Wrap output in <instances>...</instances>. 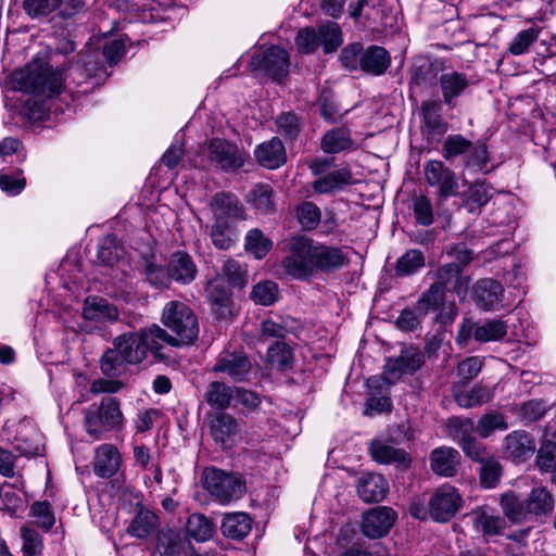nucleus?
I'll use <instances>...</instances> for the list:
<instances>
[{"mask_svg":"<svg viewBox=\"0 0 556 556\" xmlns=\"http://www.w3.org/2000/svg\"><path fill=\"white\" fill-rule=\"evenodd\" d=\"M9 83L13 90L30 93L24 104V114L30 119H42L49 112L48 100L59 96L64 77L43 60H34L23 68L14 71Z\"/></svg>","mask_w":556,"mask_h":556,"instance_id":"1","label":"nucleus"},{"mask_svg":"<svg viewBox=\"0 0 556 556\" xmlns=\"http://www.w3.org/2000/svg\"><path fill=\"white\" fill-rule=\"evenodd\" d=\"M348 262L341 248L316 242L306 236H295L290 241L289 254L282 266L288 275L305 280L317 271L331 274L340 270Z\"/></svg>","mask_w":556,"mask_h":556,"instance_id":"2","label":"nucleus"},{"mask_svg":"<svg viewBox=\"0 0 556 556\" xmlns=\"http://www.w3.org/2000/svg\"><path fill=\"white\" fill-rule=\"evenodd\" d=\"M114 341L115 346L121 349L130 365L142 363L149 354L155 359H166L168 357L164 353L166 343H176L173 336L156 324L137 331L122 333Z\"/></svg>","mask_w":556,"mask_h":556,"instance_id":"3","label":"nucleus"},{"mask_svg":"<svg viewBox=\"0 0 556 556\" xmlns=\"http://www.w3.org/2000/svg\"><path fill=\"white\" fill-rule=\"evenodd\" d=\"M123 426L124 415L116 397L104 396L99 404H91L84 410V428L94 440H101L105 433Z\"/></svg>","mask_w":556,"mask_h":556,"instance_id":"4","label":"nucleus"},{"mask_svg":"<svg viewBox=\"0 0 556 556\" xmlns=\"http://www.w3.org/2000/svg\"><path fill=\"white\" fill-rule=\"evenodd\" d=\"M163 324L177 337L176 343H166V346H181L192 344L198 338L199 324L192 309L180 301L168 302L162 313Z\"/></svg>","mask_w":556,"mask_h":556,"instance_id":"5","label":"nucleus"},{"mask_svg":"<svg viewBox=\"0 0 556 556\" xmlns=\"http://www.w3.org/2000/svg\"><path fill=\"white\" fill-rule=\"evenodd\" d=\"M203 488L220 504L239 500L245 492V482L237 473L208 467L202 473Z\"/></svg>","mask_w":556,"mask_h":556,"instance_id":"6","label":"nucleus"},{"mask_svg":"<svg viewBox=\"0 0 556 556\" xmlns=\"http://www.w3.org/2000/svg\"><path fill=\"white\" fill-rule=\"evenodd\" d=\"M342 34L340 27L334 22H327L318 25L317 30L314 28H303L299 30L295 43L301 53H311L319 46L323 47L325 53H330L338 49L342 43Z\"/></svg>","mask_w":556,"mask_h":556,"instance_id":"7","label":"nucleus"},{"mask_svg":"<svg viewBox=\"0 0 556 556\" xmlns=\"http://www.w3.org/2000/svg\"><path fill=\"white\" fill-rule=\"evenodd\" d=\"M424 177L427 185L434 188V193L440 201L458 194L457 175L443 161H427L424 165Z\"/></svg>","mask_w":556,"mask_h":556,"instance_id":"8","label":"nucleus"},{"mask_svg":"<svg viewBox=\"0 0 556 556\" xmlns=\"http://www.w3.org/2000/svg\"><path fill=\"white\" fill-rule=\"evenodd\" d=\"M462 496L451 484H442L429 500V514L438 522L448 521L462 507Z\"/></svg>","mask_w":556,"mask_h":556,"instance_id":"9","label":"nucleus"},{"mask_svg":"<svg viewBox=\"0 0 556 556\" xmlns=\"http://www.w3.org/2000/svg\"><path fill=\"white\" fill-rule=\"evenodd\" d=\"M207 159L210 163L225 172H233L244 164L238 147L227 140L215 138L208 142Z\"/></svg>","mask_w":556,"mask_h":556,"instance_id":"10","label":"nucleus"},{"mask_svg":"<svg viewBox=\"0 0 556 556\" xmlns=\"http://www.w3.org/2000/svg\"><path fill=\"white\" fill-rule=\"evenodd\" d=\"M155 552L160 556H194V547L188 535L177 529H161L155 538Z\"/></svg>","mask_w":556,"mask_h":556,"instance_id":"11","label":"nucleus"},{"mask_svg":"<svg viewBox=\"0 0 556 556\" xmlns=\"http://www.w3.org/2000/svg\"><path fill=\"white\" fill-rule=\"evenodd\" d=\"M251 367L252 364L243 352L224 350L217 355L211 371L226 375L231 380L240 382L245 380Z\"/></svg>","mask_w":556,"mask_h":556,"instance_id":"12","label":"nucleus"},{"mask_svg":"<svg viewBox=\"0 0 556 556\" xmlns=\"http://www.w3.org/2000/svg\"><path fill=\"white\" fill-rule=\"evenodd\" d=\"M396 444L378 435L369 443V453L372 459L383 465H394L405 470L412 464V456L403 448L395 447Z\"/></svg>","mask_w":556,"mask_h":556,"instance_id":"13","label":"nucleus"},{"mask_svg":"<svg viewBox=\"0 0 556 556\" xmlns=\"http://www.w3.org/2000/svg\"><path fill=\"white\" fill-rule=\"evenodd\" d=\"M213 440L224 448L231 447L240 435L239 421L230 414L219 412L212 416L210 421Z\"/></svg>","mask_w":556,"mask_h":556,"instance_id":"14","label":"nucleus"},{"mask_svg":"<svg viewBox=\"0 0 556 556\" xmlns=\"http://www.w3.org/2000/svg\"><path fill=\"white\" fill-rule=\"evenodd\" d=\"M395 518L394 510L389 507L372 508L363 516L362 531L370 539L384 536L392 528Z\"/></svg>","mask_w":556,"mask_h":556,"instance_id":"15","label":"nucleus"},{"mask_svg":"<svg viewBox=\"0 0 556 556\" xmlns=\"http://www.w3.org/2000/svg\"><path fill=\"white\" fill-rule=\"evenodd\" d=\"M214 220L229 224L236 219H244L245 212L239 199L232 193L218 192L210 203Z\"/></svg>","mask_w":556,"mask_h":556,"instance_id":"16","label":"nucleus"},{"mask_svg":"<svg viewBox=\"0 0 556 556\" xmlns=\"http://www.w3.org/2000/svg\"><path fill=\"white\" fill-rule=\"evenodd\" d=\"M205 295L216 318L227 319L232 316L231 293L219 277L207 282Z\"/></svg>","mask_w":556,"mask_h":556,"instance_id":"17","label":"nucleus"},{"mask_svg":"<svg viewBox=\"0 0 556 556\" xmlns=\"http://www.w3.org/2000/svg\"><path fill=\"white\" fill-rule=\"evenodd\" d=\"M536 448L533 438L523 430H516L504 438V455L514 463H523L530 458Z\"/></svg>","mask_w":556,"mask_h":556,"instance_id":"18","label":"nucleus"},{"mask_svg":"<svg viewBox=\"0 0 556 556\" xmlns=\"http://www.w3.org/2000/svg\"><path fill=\"white\" fill-rule=\"evenodd\" d=\"M444 71V62L440 59L418 58L412 66L410 85L421 90L439 83V74Z\"/></svg>","mask_w":556,"mask_h":556,"instance_id":"19","label":"nucleus"},{"mask_svg":"<svg viewBox=\"0 0 556 556\" xmlns=\"http://www.w3.org/2000/svg\"><path fill=\"white\" fill-rule=\"evenodd\" d=\"M253 63L273 79L280 80L288 74L289 55L286 50L271 46L262 56H254Z\"/></svg>","mask_w":556,"mask_h":556,"instance_id":"20","label":"nucleus"},{"mask_svg":"<svg viewBox=\"0 0 556 556\" xmlns=\"http://www.w3.org/2000/svg\"><path fill=\"white\" fill-rule=\"evenodd\" d=\"M469 86L470 80L465 73L457 71L442 72L439 77L441 101L448 108H454L456 99L465 94Z\"/></svg>","mask_w":556,"mask_h":556,"instance_id":"21","label":"nucleus"},{"mask_svg":"<svg viewBox=\"0 0 556 556\" xmlns=\"http://www.w3.org/2000/svg\"><path fill=\"white\" fill-rule=\"evenodd\" d=\"M460 454L451 446H440L429 455L430 468L433 473L441 477H454L460 466Z\"/></svg>","mask_w":556,"mask_h":556,"instance_id":"22","label":"nucleus"},{"mask_svg":"<svg viewBox=\"0 0 556 556\" xmlns=\"http://www.w3.org/2000/svg\"><path fill=\"white\" fill-rule=\"evenodd\" d=\"M254 155L262 166L269 169H276L287 162L286 149L277 137L258 144Z\"/></svg>","mask_w":556,"mask_h":556,"instance_id":"23","label":"nucleus"},{"mask_svg":"<svg viewBox=\"0 0 556 556\" xmlns=\"http://www.w3.org/2000/svg\"><path fill=\"white\" fill-rule=\"evenodd\" d=\"M353 175L349 167L331 170L312 182L313 190L318 194H330L352 184Z\"/></svg>","mask_w":556,"mask_h":556,"instance_id":"24","label":"nucleus"},{"mask_svg":"<svg viewBox=\"0 0 556 556\" xmlns=\"http://www.w3.org/2000/svg\"><path fill=\"white\" fill-rule=\"evenodd\" d=\"M442 103L441 100H426L420 105L422 124L432 136H442L448 129V124L442 116Z\"/></svg>","mask_w":556,"mask_h":556,"instance_id":"25","label":"nucleus"},{"mask_svg":"<svg viewBox=\"0 0 556 556\" xmlns=\"http://www.w3.org/2000/svg\"><path fill=\"white\" fill-rule=\"evenodd\" d=\"M167 265L172 280L188 285L195 279L198 268L188 253L181 251L173 253Z\"/></svg>","mask_w":556,"mask_h":556,"instance_id":"26","label":"nucleus"},{"mask_svg":"<svg viewBox=\"0 0 556 556\" xmlns=\"http://www.w3.org/2000/svg\"><path fill=\"white\" fill-rule=\"evenodd\" d=\"M359 497L366 502H380L388 493V482L379 473H364L357 483Z\"/></svg>","mask_w":556,"mask_h":556,"instance_id":"27","label":"nucleus"},{"mask_svg":"<svg viewBox=\"0 0 556 556\" xmlns=\"http://www.w3.org/2000/svg\"><path fill=\"white\" fill-rule=\"evenodd\" d=\"M118 450L112 444H102L96 451L94 472L101 478H111L121 466Z\"/></svg>","mask_w":556,"mask_h":556,"instance_id":"28","label":"nucleus"},{"mask_svg":"<svg viewBox=\"0 0 556 556\" xmlns=\"http://www.w3.org/2000/svg\"><path fill=\"white\" fill-rule=\"evenodd\" d=\"M500 505L504 516L513 523L520 525L531 521L530 514L527 508V500L521 498L515 492H506L502 494Z\"/></svg>","mask_w":556,"mask_h":556,"instance_id":"29","label":"nucleus"},{"mask_svg":"<svg viewBox=\"0 0 556 556\" xmlns=\"http://www.w3.org/2000/svg\"><path fill=\"white\" fill-rule=\"evenodd\" d=\"M85 319L96 321H115L118 319L117 308L103 298H87L83 306Z\"/></svg>","mask_w":556,"mask_h":556,"instance_id":"30","label":"nucleus"},{"mask_svg":"<svg viewBox=\"0 0 556 556\" xmlns=\"http://www.w3.org/2000/svg\"><path fill=\"white\" fill-rule=\"evenodd\" d=\"M459 159H462L464 170L471 173L486 172L490 162L486 143L481 140L470 141V148H467Z\"/></svg>","mask_w":556,"mask_h":556,"instance_id":"31","label":"nucleus"},{"mask_svg":"<svg viewBox=\"0 0 556 556\" xmlns=\"http://www.w3.org/2000/svg\"><path fill=\"white\" fill-rule=\"evenodd\" d=\"M526 500L531 520L551 514L554 509L553 495L544 486L533 488Z\"/></svg>","mask_w":556,"mask_h":556,"instance_id":"32","label":"nucleus"},{"mask_svg":"<svg viewBox=\"0 0 556 556\" xmlns=\"http://www.w3.org/2000/svg\"><path fill=\"white\" fill-rule=\"evenodd\" d=\"M354 141L348 128L338 127L327 131L320 141L321 150L327 154H337L353 149Z\"/></svg>","mask_w":556,"mask_h":556,"instance_id":"33","label":"nucleus"},{"mask_svg":"<svg viewBox=\"0 0 556 556\" xmlns=\"http://www.w3.org/2000/svg\"><path fill=\"white\" fill-rule=\"evenodd\" d=\"M390 63V55L384 48L370 46L363 53L361 68L368 74L379 76L387 71Z\"/></svg>","mask_w":556,"mask_h":556,"instance_id":"34","label":"nucleus"},{"mask_svg":"<svg viewBox=\"0 0 556 556\" xmlns=\"http://www.w3.org/2000/svg\"><path fill=\"white\" fill-rule=\"evenodd\" d=\"M503 287L493 279H481L475 286V294L478 305L483 309H490L501 302Z\"/></svg>","mask_w":556,"mask_h":556,"instance_id":"35","label":"nucleus"},{"mask_svg":"<svg viewBox=\"0 0 556 556\" xmlns=\"http://www.w3.org/2000/svg\"><path fill=\"white\" fill-rule=\"evenodd\" d=\"M251 528L252 520L244 513H230L225 515L220 527L225 536L235 540H241L247 536Z\"/></svg>","mask_w":556,"mask_h":556,"instance_id":"36","label":"nucleus"},{"mask_svg":"<svg viewBox=\"0 0 556 556\" xmlns=\"http://www.w3.org/2000/svg\"><path fill=\"white\" fill-rule=\"evenodd\" d=\"M471 518L475 529L485 536L498 535L506 527L503 517L486 510L473 511Z\"/></svg>","mask_w":556,"mask_h":556,"instance_id":"37","label":"nucleus"},{"mask_svg":"<svg viewBox=\"0 0 556 556\" xmlns=\"http://www.w3.org/2000/svg\"><path fill=\"white\" fill-rule=\"evenodd\" d=\"M127 365H129L128 361L125 359L121 349L115 346L113 340L112 348H109L101 356V371L108 377H119L125 372Z\"/></svg>","mask_w":556,"mask_h":556,"instance_id":"38","label":"nucleus"},{"mask_svg":"<svg viewBox=\"0 0 556 556\" xmlns=\"http://www.w3.org/2000/svg\"><path fill=\"white\" fill-rule=\"evenodd\" d=\"M454 396L459 406L470 408L488 403L492 399L493 393L490 389L480 384L469 390H458L457 386L455 387Z\"/></svg>","mask_w":556,"mask_h":556,"instance_id":"39","label":"nucleus"},{"mask_svg":"<svg viewBox=\"0 0 556 556\" xmlns=\"http://www.w3.org/2000/svg\"><path fill=\"white\" fill-rule=\"evenodd\" d=\"M235 389L222 381H213L204 394L207 404L215 409H225L230 405Z\"/></svg>","mask_w":556,"mask_h":556,"instance_id":"40","label":"nucleus"},{"mask_svg":"<svg viewBox=\"0 0 556 556\" xmlns=\"http://www.w3.org/2000/svg\"><path fill=\"white\" fill-rule=\"evenodd\" d=\"M159 523V517L147 509L139 510L130 525L128 526V533L138 539H144L151 535Z\"/></svg>","mask_w":556,"mask_h":556,"instance_id":"41","label":"nucleus"},{"mask_svg":"<svg viewBox=\"0 0 556 556\" xmlns=\"http://www.w3.org/2000/svg\"><path fill=\"white\" fill-rule=\"evenodd\" d=\"M445 426L448 437L459 446L476 431L475 422L469 418L451 417L446 420Z\"/></svg>","mask_w":556,"mask_h":556,"instance_id":"42","label":"nucleus"},{"mask_svg":"<svg viewBox=\"0 0 556 556\" xmlns=\"http://www.w3.org/2000/svg\"><path fill=\"white\" fill-rule=\"evenodd\" d=\"M475 426L476 432L482 439L489 438L496 430L504 431L508 428L505 415L496 410L482 415Z\"/></svg>","mask_w":556,"mask_h":556,"instance_id":"43","label":"nucleus"},{"mask_svg":"<svg viewBox=\"0 0 556 556\" xmlns=\"http://www.w3.org/2000/svg\"><path fill=\"white\" fill-rule=\"evenodd\" d=\"M507 333V325L501 319H490L482 324H477L475 328V340L479 342L497 341Z\"/></svg>","mask_w":556,"mask_h":556,"instance_id":"44","label":"nucleus"},{"mask_svg":"<svg viewBox=\"0 0 556 556\" xmlns=\"http://www.w3.org/2000/svg\"><path fill=\"white\" fill-rule=\"evenodd\" d=\"M274 191L268 185H256L249 193V203L260 213L269 214L274 211Z\"/></svg>","mask_w":556,"mask_h":556,"instance_id":"45","label":"nucleus"},{"mask_svg":"<svg viewBox=\"0 0 556 556\" xmlns=\"http://www.w3.org/2000/svg\"><path fill=\"white\" fill-rule=\"evenodd\" d=\"M188 538H192L198 542H205L213 535V527L211 521L201 514L191 515L186 525V532Z\"/></svg>","mask_w":556,"mask_h":556,"instance_id":"46","label":"nucleus"},{"mask_svg":"<svg viewBox=\"0 0 556 556\" xmlns=\"http://www.w3.org/2000/svg\"><path fill=\"white\" fill-rule=\"evenodd\" d=\"M267 359L277 369L286 370L292 367L293 351L286 342L276 341L267 350Z\"/></svg>","mask_w":556,"mask_h":556,"instance_id":"47","label":"nucleus"},{"mask_svg":"<svg viewBox=\"0 0 556 556\" xmlns=\"http://www.w3.org/2000/svg\"><path fill=\"white\" fill-rule=\"evenodd\" d=\"M250 296L255 304L270 306L279 298L278 285L271 280L260 281L252 288Z\"/></svg>","mask_w":556,"mask_h":556,"instance_id":"48","label":"nucleus"},{"mask_svg":"<svg viewBox=\"0 0 556 556\" xmlns=\"http://www.w3.org/2000/svg\"><path fill=\"white\" fill-rule=\"evenodd\" d=\"M444 289L440 285H431V287L422 293L417 302L416 309L426 316L429 311L439 309L445 302Z\"/></svg>","mask_w":556,"mask_h":556,"instance_id":"49","label":"nucleus"},{"mask_svg":"<svg viewBox=\"0 0 556 556\" xmlns=\"http://www.w3.org/2000/svg\"><path fill=\"white\" fill-rule=\"evenodd\" d=\"M467 148H470V140L463 135H448L442 143L441 154L445 161L453 163L466 152Z\"/></svg>","mask_w":556,"mask_h":556,"instance_id":"50","label":"nucleus"},{"mask_svg":"<svg viewBox=\"0 0 556 556\" xmlns=\"http://www.w3.org/2000/svg\"><path fill=\"white\" fill-rule=\"evenodd\" d=\"M480 464V484L485 489L497 485L502 477V466L492 455L484 458Z\"/></svg>","mask_w":556,"mask_h":556,"instance_id":"51","label":"nucleus"},{"mask_svg":"<svg viewBox=\"0 0 556 556\" xmlns=\"http://www.w3.org/2000/svg\"><path fill=\"white\" fill-rule=\"evenodd\" d=\"M540 28L532 26L516 34L508 45V51L513 55H521L529 51L530 47L538 40Z\"/></svg>","mask_w":556,"mask_h":556,"instance_id":"52","label":"nucleus"},{"mask_svg":"<svg viewBox=\"0 0 556 556\" xmlns=\"http://www.w3.org/2000/svg\"><path fill=\"white\" fill-rule=\"evenodd\" d=\"M291 331L290 320L283 317L267 318L261 323L262 339L281 341Z\"/></svg>","mask_w":556,"mask_h":556,"instance_id":"53","label":"nucleus"},{"mask_svg":"<svg viewBox=\"0 0 556 556\" xmlns=\"http://www.w3.org/2000/svg\"><path fill=\"white\" fill-rule=\"evenodd\" d=\"M244 247L256 258H262L269 252L273 242L260 229L254 228L248 231Z\"/></svg>","mask_w":556,"mask_h":556,"instance_id":"54","label":"nucleus"},{"mask_svg":"<svg viewBox=\"0 0 556 556\" xmlns=\"http://www.w3.org/2000/svg\"><path fill=\"white\" fill-rule=\"evenodd\" d=\"M425 256L419 250H408L396 263L395 273L397 276H409L424 267Z\"/></svg>","mask_w":556,"mask_h":556,"instance_id":"55","label":"nucleus"},{"mask_svg":"<svg viewBox=\"0 0 556 556\" xmlns=\"http://www.w3.org/2000/svg\"><path fill=\"white\" fill-rule=\"evenodd\" d=\"M222 275L232 287L244 288L248 283L247 266L236 260H227L222 267Z\"/></svg>","mask_w":556,"mask_h":556,"instance_id":"56","label":"nucleus"},{"mask_svg":"<svg viewBox=\"0 0 556 556\" xmlns=\"http://www.w3.org/2000/svg\"><path fill=\"white\" fill-rule=\"evenodd\" d=\"M296 218L304 230H313L320 223L321 212L315 203L305 201L296 207Z\"/></svg>","mask_w":556,"mask_h":556,"instance_id":"57","label":"nucleus"},{"mask_svg":"<svg viewBox=\"0 0 556 556\" xmlns=\"http://www.w3.org/2000/svg\"><path fill=\"white\" fill-rule=\"evenodd\" d=\"M413 213L415 220L421 226H430L434 222V211L431 200L424 195H417L413 199Z\"/></svg>","mask_w":556,"mask_h":556,"instance_id":"58","label":"nucleus"},{"mask_svg":"<svg viewBox=\"0 0 556 556\" xmlns=\"http://www.w3.org/2000/svg\"><path fill=\"white\" fill-rule=\"evenodd\" d=\"M547 410L543 400L533 399L522 403L516 408V414L525 422H533L542 418Z\"/></svg>","mask_w":556,"mask_h":556,"instance_id":"59","label":"nucleus"},{"mask_svg":"<svg viewBox=\"0 0 556 556\" xmlns=\"http://www.w3.org/2000/svg\"><path fill=\"white\" fill-rule=\"evenodd\" d=\"M61 5V0H24L23 8L31 18L49 15Z\"/></svg>","mask_w":556,"mask_h":556,"instance_id":"60","label":"nucleus"},{"mask_svg":"<svg viewBox=\"0 0 556 556\" xmlns=\"http://www.w3.org/2000/svg\"><path fill=\"white\" fill-rule=\"evenodd\" d=\"M538 467L546 472L556 471V443L552 441L544 442L539 448L536 455Z\"/></svg>","mask_w":556,"mask_h":556,"instance_id":"61","label":"nucleus"},{"mask_svg":"<svg viewBox=\"0 0 556 556\" xmlns=\"http://www.w3.org/2000/svg\"><path fill=\"white\" fill-rule=\"evenodd\" d=\"M491 197L492 192L490 187L478 181L472 184L467 191L468 203L470 205L469 211L473 212L476 208L484 206L490 201Z\"/></svg>","mask_w":556,"mask_h":556,"instance_id":"62","label":"nucleus"},{"mask_svg":"<svg viewBox=\"0 0 556 556\" xmlns=\"http://www.w3.org/2000/svg\"><path fill=\"white\" fill-rule=\"evenodd\" d=\"M30 511L33 517L36 518V523L46 531L50 530L55 523V517L52 511L51 505L47 501L35 502Z\"/></svg>","mask_w":556,"mask_h":556,"instance_id":"63","label":"nucleus"},{"mask_svg":"<svg viewBox=\"0 0 556 556\" xmlns=\"http://www.w3.org/2000/svg\"><path fill=\"white\" fill-rule=\"evenodd\" d=\"M21 535L23 539V556H41L42 541L38 532L34 529L23 527L21 529Z\"/></svg>","mask_w":556,"mask_h":556,"instance_id":"64","label":"nucleus"}]
</instances>
